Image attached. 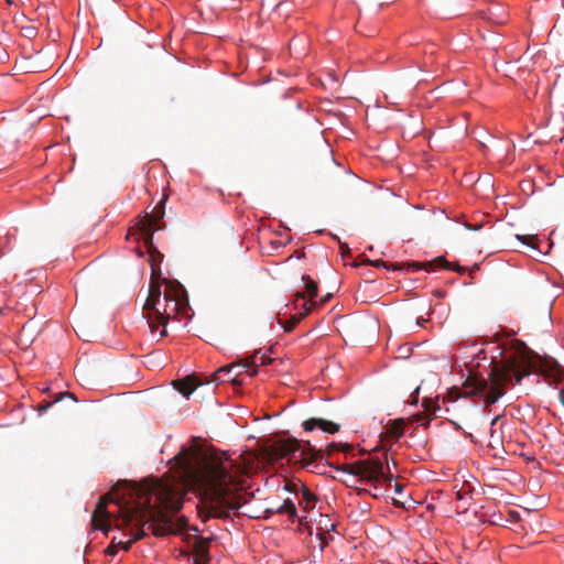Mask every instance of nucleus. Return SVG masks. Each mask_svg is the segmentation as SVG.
I'll list each match as a JSON object with an SVG mask.
<instances>
[{
  "label": "nucleus",
  "mask_w": 564,
  "mask_h": 564,
  "mask_svg": "<svg viewBox=\"0 0 564 564\" xmlns=\"http://www.w3.org/2000/svg\"><path fill=\"white\" fill-rule=\"evenodd\" d=\"M183 477L200 495L199 514L227 519L242 506L239 484L232 474L234 464L223 454L198 446L183 448L175 457Z\"/></svg>",
  "instance_id": "f257e3e1"
},
{
  "label": "nucleus",
  "mask_w": 564,
  "mask_h": 564,
  "mask_svg": "<svg viewBox=\"0 0 564 564\" xmlns=\"http://www.w3.org/2000/svg\"><path fill=\"white\" fill-rule=\"evenodd\" d=\"M183 486L178 481L156 479L147 486L133 488V501L120 506V513L115 518V527L119 530L129 529L132 538L119 545L129 551L131 545L145 535L144 524L150 523L155 536L180 533L187 525L186 517L173 519L183 507Z\"/></svg>",
  "instance_id": "f03ea898"
},
{
  "label": "nucleus",
  "mask_w": 564,
  "mask_h": 564,
  "mask_svg": "<svg viewBox=\"0 0 564 564\" xmlns=\"http://www.w3.org/2000/svg\"><path fill=\"white\" fill-rule=\"evenodd\" d=\"M108 501V495L101 496L98 499L97 506L91 516L93 528L96 530H102L105 532H108L109 529L111 528V514L107 510Z\"/></svg>",
  "instance_id": "1a4fd4ad"
},
{
  "label": "nucleus",
  "mask_w": 564,
  "mask_h": 564,
  "mask_svg": "<svg viewBox=\"0 0 564 564\" xmlns=\"http://www.w3.org/2000/svg\"><path fill=\"white\" fill-rule=\"evenodd\" d=\"M155 272L152 268V278ZM163 282L165 284V291L162 294L160 283L152 280L143 306L151 332L162 326L160 337L167 335L166 325L169 319L176 318L187 303L186 293L182 284L169 280H164Z\"/></svg>",
  "instance_id": "20e7f679"
},
{
  "label": "nucleus",
  "mask_w": 564,
  "mask_h": 564,
  "mask_svg": "<svg viewBox=\"0 0 564 564\" xmlns=\"http://www.w3.org/2000/svg\"><path fill=\"white\" fill-rule=\"evenodd\" d=\"M339 446H340L341 451H349V449H351V446L348 445V444H345V445L340 444Z\"/></svg>",
  "instance_id": "2f4dec72"
},
{
  "label": "nucleus",
  "mask_w": 564,
  "mask_h": 564,
  "mask_svg": "<svg viewBox=\"0 0 564 564\" xmlns=\"http://www.w3.org/2000/svg\"><path fill=\"white\" fill-rule=\"evenodd\" d=\"M52 404H53V402L44 401V402H42V403H40V404L37 405V411H39L40 413H43V412H45V411H46V410H47Z\"/></svg>",
  "instance_id": "b1692460"
},
{
  "label": "nucleus",
  "mask_w": 564,
  "mask_h": 564,
  "mask_svg": "<svg viewBox=\"0 0 564 564\" xmlns=\"http://www.w3.org/2000/svg\"><path fill=\"white\" fill-rule=\"evenodd\" d=\"M311 312V306H308L307 303L303 304V311H301L297 314H294L291 316V318L283 324V328L286 333H290L294 329V327L304 318L306 317Z\"/></svg>",
  "instance_id": "dca6fc26"
},
{
  "label": "nucleus",
  "mask_w": 564,
  "mask_h": 564,
  "mask_svg": "<svg viewBox=\"0 0 564 564\" xmlns=\"http://www.w3.org/2000/svg\"><path fill=\"white\" fill-rule=\"evenodd\" d=\"M302 497L305 501V508H307L310 505H312V507L314 506L316 498L310 490H307L306 488H303Z\"/></svg>",
  "instance_id": "412c9836"
},
{
  "label": "nucleus",
  "mask_w": 564,
  "mask_h": 564,
  "mask_svg": "<svg viewBox=\"0 0 564 564\" xmlns=\"http://www.w3.org/2000/svg\"><path fill=\"white\" fill-rule=\"evenodd\" d=\"M393 487H394L395 492H398V494H401L403 490L402 485H400L398 482H395Z\"/></svg>",
  "instance_id": "7c9ffc66"
},
{
  "label": "nucleus",
  "mask_w": 564,
  "mask_h": 564,
  "mask_svg": "<svg viewBox=\"0 0 564 564\" xmlns=\"http://www.w3.org/2000/svg\"><path fill=\"white\" fill-rule=\"evenodd\" d=\"M539 369L544 377L552 378L554 383H560L564 380V369L553 358L540 359Z\"/></svg>",
  "instance_id": "9b49d317"
},
{
  "label": "nucleus",
  "mask_w": 564,
  "mask_h": 564,
  "mask_svg": "<svg viewBox=\"0 0 564 564\" xmlns=\"http://www.w3.org/2000/svg\"><path fill=\"white\" fill-rule=\"evenodd\" d=\"M34 339V326L32 323H26L22 326L19 340L21 344H31Z\"/></svg>",
  "instance_id": "6ab92c4d"
},
{
  "label": "nucleus",
  "mask_w": 564,
  "mask_h": 564,
  "mask_svg": "<svg viewBox=\"0 0 564 564\" xmlns=\"http://www.w3.org/2000/svg\"><path fill=\"white\" fill-rule=\"evenodd\" d=\"M371 264L375 267H383V268H390L393 270L402 269L403 267H406L408 271L415 272L420 269H424L427 271H431L434 267H443L445 269L454 270L459 273H463L466 271L465 268L460 265H452L444 257H437L431 262H408L403 263L402 265L391 264L389 265L387 262L381 260L371 261Z\"/></svg>",
  "instance_id": "6e6552de"
},
{
  "label": "nucleus",
  "mask_w": 564,
  "mask_h": 564,
  "mask_svg": "<svg viewBox=\"0 0 564 564\" xmlns=\"http://www.w3.org/2000/svg\"><path fill=\"white\" fill-rule=\"evenodd\" d=\"M64 395H70L68 392L66 393H59V397L54 401L57 402L59 399H62Z\"/></svg>",
  "instance_id": "c9c22d12"
},
{
  "label": "nucleus",
  "mask_w": 564,
  "mask_h": 564,
  "mask_svg": "<svg viewBox=\"0 0 564 564\" xmlns=\"http://www.w3.org/2000/svg\"><path fill=\"white\" fill-rule=\"evenodd\" d=\"M497 421H498V417L494 419V420H492V422H491V424H492V425H494V424H496V422H497Z\"/></svg>",
  "instance_id": "e433bc0d"
},
{
  "label": "nucleus",
  "mask_w": 564,
  "mask_h": 564,
  "mask_svg": "<svg viewBox=\"0 0 564 564\" xmlns=\"http://www.w3.org/2000/svg\"><path fill=\"white\" fill-rule=\"evenodd\" d=\"M387 433L390 437L399 440L403 435V421H393V423L389 426Z\"/></svg>",
  "instance_id": "aec40b11"
},
{
  "label": "nucleus",
  "mask_w": 564,
  "mask_h": 564,
  "mask_svg": "<svg viewBox=\"0 0 564 564\" xmlns=\"http://www.w3.org/2000/svg\"><path fill=\"white\" fill-rule=\"evenodd\" d=\"M330 294H327L326 296H324L322 300H321V303L324 304L326 303L329 299H330Z\"/></svg>",
  "instance_id": "473e14b6"
},
{
  "label": "nucleus",
  "mask_w": 564,
  "mask_h": 564,
  "mask_svg": "<svg viewBox=\"0 0 564 564\" xmlns=\"http://www.w3.org/2000/svg\"><path fill=\"white\" fill-rule=\"evenodd\" d=\"M305 432H312L316 427L328 434H335L340 430V424L322 417H310L302 424Z\"/></svg>",
  "instance_id": "f8f14e48"
},
{
  "label": "nucleus",
  "mask_w": 564,
  "mask_h": 564,
  "mask_svg": "<svg viewBox=\"0 0 564 564\" xmlns=\"http://www.w3.org/2000/svg\"><path fill=\"white\" fill-rule=\"evenodd\" d=\"M174 387L176 390L184 397H189L192 392L196 389L197 384L195 383V379L192 377H186L185 379L174 381Z\"/></svg>",
  "instance_id": "2eb2a0df"
},
{
  "label": "nucleus",
  "mask_w": 564,
  "mask_h": 564,
  "mask_svg": "<svg viewBox=\"0 0 564 564\" xmlns=\"http://www.w3.org/2000/svg\"><path fill=\"white\" fill-rule=\"evenodd\" d=\"M456 496H457V499H459V500L464 499V494L462 491H457Z\"/></svg>",
  "instance_id": "72a5a7b5"
},
{
  "label": "nucleus",
  "mask_w": 564,
  "mask_h": 564,
  "mask_svg": "<svg viewBox=\"0 0 564 564\" xmlns=\"http://www.w3.org/2000/svg\"><path fill=\"white\" fill-rule=\"evenodd\" d=\"M329 447H330V451L338 449V445H337V444H335V443H332V444L329 445Z\"/></svg>",
  "instance_id": "f704fd0d"
},
{
  "label": "nucleus",
  "mask_w": 564,
  "mask_h": 564,
  "mask_svg": "<svg viewBox=\"0 0 564 564\" xmlns=\"http://www.w3.org/2000/svg\"><path fill=\"white\" fill-rule=\"evenodd\" d=\"M339 470L352 476H359V481H366L373 489H379V484H392L393 476L386 473L383 464L379 459L367 458L351 464H344Z\"/></svg>",
  "instance_id": "423d86ee"
},
{
  "label": "nucleus",
  "mask_w": 564,
  "mask_h": 564,
  "mask_svg": "<svg viewBox=\"0 0 564 564\" xmlns=\"http://www.w3.org/2000/svg\"><path fill=\"white\" fill-rule=\"evenodd\" d=\"M267 512H276V513H286L289 516V519L291 521H294L296 514H297V510H296V507L294 505V502L291 500V499H285L283 501V503L278 507L275 510H273L272 508L268 509Z\"/></svg>",
  "instance_id": "f3484780"
},
{
  "label": "nucleus",
  "mask_w": 564,
  "mask_h": 564,
  "mask_svg": "<svg viewBox=\"0 0 564 564\" xmlns=\"http://www.w3.org/2000/svg\"><path fill=\"white\" fill-rule=\"evenodd\" d=\"M528 373L521 357L517 354L506 356L494 365L487 379L469 373L463 383V392H459L456 398H479L487 406L495 404L505 394L507 383L513 379L520 382Z\"/></svg>",
  "instance_id": "7ed1b4c3"
},
{
  "label": "nucleus",
  "mask_w": 564,
  "mask_h": 564,
  "mask_svg": "<svg viewBox=\"0 0 564 564\" xmlns=\"http://www.w3.org/2000/svg\"><path fill=\"white\" fill-rule=\"evenodd\" d=\"M271 360L272 359L270 357L265 356V355L260 356V364L261 365H268V364L271 362Z\"/></svg>",
  "instance_id": "c85d7f7f"
},
{
  "label": "nucleus",
  "mask_w": 564,
  "mask_h": 564,
  "mask_svg": "<svg viewBox=\"0 0 564 564\" xmlns=\"http://www.w3.org/2000/svg\"><path fill=\"white\" fill-rule=\"evenodd\" d=\"M303 280L305 281V292H297L295 295L294 305L297 307V301L304 300L306 295L310 296V302L307 303L308 306L316 305L315 302H313V299L317 295L318 292V285L317 282L312 280L308 275H303Z\"/></svg>",
  "instance_id": "ddd939ff"
},
{
  "label": "nucleus",
  "mask_w": 564,
  "mask_h": 564,
  "mask_svg": "<svg viewBox=\"0 0 564 564\" xmlns=\"http://www.w3.org/2000/svg\"><path fill=\"white\" fill-rule=\"evenodd\" d=\"M14 238L13 235H10V234H7L4 236V242L3 245H0V250H2L3 248L8 247L10 243H11V240ZM3 254V251H0V257Z\"/></svg>",
  "instance_id": "5701e85b"
},
{
  "label": "nucleus",
  "mask_w": 564,
  "mask_h": 564,
  "mask_svg": "<svg viewBox=\"0 0 564 564\" xmlns=\"http://www.w3.org/2000/svg\"><path fill=\"white\" fill-rule=\"evenodd\" d=\"M164 204V199H162L158 206H155L152 214H145V216L139 223V230L141 231L143 242L148 248L149 252H152L153 249V234L156 229H162L161 226H156V224L163 218L164 210L161 205Z\"/></svg>",
  "instance_id": "0eeeda50"
},
{
  "label": "nucleus",
  "mask_w": 564,
  "mask_h": 564,
  "mask_svg": "<svg viewBox=\"0 0 564 564\" xmlns=\"http://www.w3.org/2000/svg\"><path fill=\"white\" fill-rule=\"evenodd\" d=\"M432 404H433V402H432V400H430V399H425V400L423 401V406L425 408V410H426V411H430V412H431V411H433V412H435V410H436V408H437V406H434V408L432 409Z\"/></svg>",
  "instance_id": "a878e982"
},
{
  "label": "nucleus",
  "mask_w": 564,
  "mask_h": 564,
  "mask_svg": "<svg viewBox=\"0 0 564 564\" xmlns=\"http://www.w3.org/2000/svg\"><path fill=\"white\" fill-rule=\"evenodd\" d=\"M256 366V356H251L249 358L242 359L239 364H230L227 366H224L218 369V371L215 375V380H228L232 382L234 384H241V381L237 379V377L230 378L229 375L235 368H243L246 370H249L252 368V371L249 373L250 376L257 375V370L254 369Z\"/></svg>",
  "instance_id": "9d476101"
},
{
  "label": "nucleus",
  "mask_w": 564,
  "mask_h": 564,
  "mask_svg": "<svg viewBox=\"0 0 564 564\" xmlns=\"http://www.w3.org/2000/svg\"><path fill=\"white\" fill-rule=\"evenodd\" d=\"M106 552L108 555H115L117 553V546L111 544L107 547Z\"/></svg>",
  "instance_id": "cd10ccee"
},
{
  "label": "nucleus",
  "mask_w": 564,
  "mask_h": 564,
  "mask_svg": "<svg viewBox=\"0 0 564 564\" xmlns=\"http://www.w3.org/2000/svg\"><path fill=\"white\" fill-rule=\"evenodd\" d=\"M24 31L26 36H32L35 33L33 26L25 28Z\"/></svg>",
  "instance_id": "c756f323"
},
{
  "label": "nucleus",
  "mask_w": 564,
  "mask_h": 564,
  "mask_svg": "<svg viewBox=\"0 0 564 564\" xmlns=\"http://www.w3.org/2000/svg\"><path fill=\"white\" fill-rule=\"evenodd\" d=\"M419 392L420 388H416L415 391L410 395V404H416L419 401Z\"/></svg>",
  "instance_id": "393cba45"
},
{
  "label": "nucleus",
  "mask_w": 564,
  "mask_h": 564,
  "mask_svg": "<svg viewBox=\"0 0 564 564\" xmlns=\"http://www.w3.org/2000/svg\"><path fill=\"white\" fill-rule=\"evenodd\" d=\"M209 539H205L202 536H195L194 539V551L199 560L205 558L208 555L209 550Z\"/></svg>",
  "instance_id": "a211bd4d"
},
{
  "label": "nucleus",
  "mask_w": 564,
  "mask_h": 564,
  "mask_svg": "<svg viewBox=\"0 0 564 564\" xmlns=\"http://www.w3.org/2000/svg\"><path fill=\"white\" fill-rule=\"evenodd\" d=\"M315 152L318 158H321L327 164H336V160L333 156V151L329 148L328 143L319 138L315 143Z\"/></svg>",
  "instance_id": "4468645a"
},
{
  "label": "nucleus",
  "mask_w": 564,
  "mask_h": 564,
  "mask_svg": "<svg viewBox=\"0 0 564 564\" xmlns=\"http://www.w3.org/2000/svg\"><path fill=\"white\" fill-rule=\"evenodd\" d=\"M387 486H390L389 484H379V489H373V492H371V495L375 497V498H379L381 496H383V492H384V488Z\"/></svg>",
  "instance_id": "4be33fe9"
},
{
  "label": "nucleus",
  "mask_w": 564,
  "mask_h": 564,
  "mask_svg": "<svg viewBox=\"0 0 564 564\" xmlns=\"http://www.w3.org/2000/svg\"><path fill=\"white\" fill-rule=\"evenodd\" d=\"M339 249L343 256H347L350 252V249L346 242H340Z\"/></svg>",
  "instance_id": "bb28decb"
},
{
  "label": "nucleus",
  "mask_w": 564,
  "mask_h": 564,
  "mask_svg": "<svg viewBox=\"0 0 564 564\" xmlns=\"http://www.w3.org/2000/svg\"><path fill=\"white\" fill-rule=\"evenodd\" d=\"M270 463L289 457V462L300 464L302 468L312 466L318 458H322V451H316L310 442L304 445L295 438H280L267 445L263 449Z\"/></svg>",
  "instance_id": "39448f33"
}]
</instances>
